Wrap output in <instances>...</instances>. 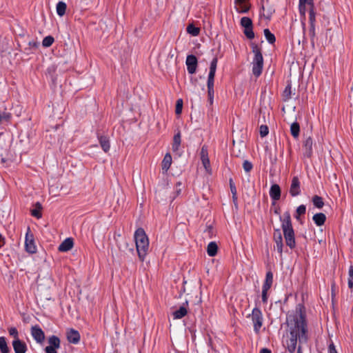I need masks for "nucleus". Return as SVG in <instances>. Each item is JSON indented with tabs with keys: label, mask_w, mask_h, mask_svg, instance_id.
I'll use <instances>...</instances> for the list:
<instances>
[{
	"label": "nucleus",
	"mask_w": 353,
	"mask_h": 353,
	"mask_svg": "<svg viewBox=\"0 0 353 353\" xmlns=\"http://www.w3.org/2000/svg\"><path fill=\"white\" fill-rule=\"evenodd\" d=\"M286 323L290 333L289 339L286 340L288 350L294 353L299 341L296 353H303L301 345L306 343L309 339L306 312L303 304H297L295 310L287 314Z\"/></svg>",
	"instance_id": "f257e3e1"
},
{
	"label": "nucleus",
	"mask_w": 353,
	"mask_h": 353,
	"mask_svg": "<svg viewBox=\"0 0 353 353\" xmlns=\"http://www.w3.org/2000/svg\"><path fill=\"white\" fill-rule=\"evenodd\" d=\"M134 236L138 256L141 261H143L148 254L149 239L144 230L141 228H138L135 231Z\"/></svg>",
	"instance_id": "f03ea898"
},
{
	"label": "nucleus",
	"mask_w": 353,
	"mask_h": 353,
	"mask_svg": "<svg viewBox=\"0 0 353 353\" xmlns=\"http://www.w3.org/2000/svg\"><path fill=\"white\" fill-rule=\"evenodd\" d=\"M252 51L254 53V58L252 61V73L258 77L263 71V57L261 52V49L254 43L251 44Z\"/></svg>",
	"instance_id": "7ed1b4c3"
},
{
	"label": "nucleus",
	"mask_w": 353,
	"mask_h": 353,
	"mask_svg": "<svg viewBox=\"0 0 353 353\" xmlns=\"http://www.w3.org/2000/svg\"><path fill=\"white\" fill-rule=\"evenodd\" d=\"M250 316L253 323L254 331L256 333H259L263 323L262 312L259 307H256L252 310Z\"/></svg>",
	"instance_id": "20e7f679"
},
{
	"label": "nucleus",
	"mask_w": 353,
	"mask_h": 353,
	"mask_svg": "<svg viewBox=\"0 0 353 353\" xmlns=\"http://www.w3.org/2000/svg\"><path fill=\"white\" fill-rule=\"evenodd\" d=\"M49 345L45 348L46 353H57V350L61 347V341L59 338L55 335H52L48 338Z\"/></svg>",
	"instance_id": "39448f33"
},
{
	"label": "nucleus",
	"mask_w": 353,
	"mask_h": 353,
	"mask_svg": "<svg viewBox=\"0 0 353 353\" xmlns=\"http://www.w3.org/2000/svg\"><path fill=\"white\" fill-rule=\"evenodd\" d=\"M185 63L187 65V70L189 74H194L196 70L198 61L196 56L193 54L188 55L186 57Z\"/></svg>",
	"instance_id": "423d86ee"
},
{
	"label": "nucleus",
	"mask_w": 353,
	"mask_h": 353,
	"mask_svg": "<svg viewBox=\"0 0 353 353\" xmlns=\"http://www.w3.org/2000/svg\"><path fill=\"white\" fill-rule=\"evenodd\" d=\"M31 335L38 343H42L45 340V334L42 329L37 325L31 327Z\"/></svg>",
	"instance_id": "0eeeda50"
},
{
	"label": "nucleus",
	"mask_w": 353,
	"mask_h": 353,
	"mask_svg": "<svg viewBox=\"0 0 353 353\" xmlns=\"http://www.w3.org/2000/svg\"><path fill=\"white\" fill-rule=\"evenodd\" d=\"M301 183L298 176H294L292 179L291 185L290 187V194L293 196H297L301 194Z\"/></svg>",
	"instance_id": "6e6552de"
},
{
	"label": "nucleus",
	"mask_w": 353,
	"mask_h": 353,
	"mask_svg": "<svg viewBox=\"0 0 353 353\" xmlns=\"http://www.w3.org/2000/svg\"><path fill=\"white\" fill-rule=\"evenodd\" d=\"M280 221L281 222L283 232L294 230L291 216L289 212H285L283 214V217L280 216Z\"/></svg>",
	"instance_id": "1a4fd4ad"
},
{
	"label": "nucleus",
	"mask_w": 353,
	"mask_h": 353,
	"mask_svg": "<svg viewBox=\"0 0 353 353\" xmlns=\"http://www.w3.org/2000/svg\"><path fill=\"white\" fill-rule=\"evenodd\" d=\"M200 155H201V160L202 164H203L205 170H206L207 172H210L211 170L210 163V159L208 157V148L205 145H203L201 148Z\"/></svg>",
	"instance_id": "9d476101"
},
{
	"label": "nucleus",
	"mask_w": 353,
	"mask_h": 353,
	"mask_svg": "<svg viewBox=\"0 0 353 353\" xmlns=\"http://www.w3.org/2000/svg\"><path fill=\"white\" fill-rule=\"evenodd\" d=\"M274 241L275 242V246L274 248H276L278 251V252L282 255L283 253V237L281 233V231L279 229H275L274 232Z\"/></svg>",
	"instance_id": "9b49d317"
},
{
	"label": "nucleus",
	"mask_w": 353,
	"mask_h": 353,
	"mask_svg": "<svg viewBox=\"0 0 353 353\" xmlns=\"http://www.w3.org/2000/svg\"><path fill=\"white\" fill-rule=\"evenodd\" d=\"M313 140L310 137L305 138L303 141V149L305 157L310 158L313 154L312 150Z\"/></svg>",
	"instance_id": "f8f14e48"
},
{
	"label": "nucleus",
	"mask_w": 353,
	"mask_h": 353,
	"mask_svg": "<svg viewBox=\"0 0 353 353\" xmlns=\"http://www.w3.org/2000/svg\"><path fill=\"white\" fill-rule=\"evenodd\" d=\"M25 247L26 251L30 254H34L37 252V247L34 244L33 235L29 234L28 232H27L26 235Z\"/></svg>",
	"instance_id": "ddd939ff"
},
{
	"label": "nucleus",
	"mask_w": 353,
	"mask_h": 353,
	"mask_svg": "<svg viewBox=\"0 0 353 353\" xmlns=\"http://www.w3.org/2000/svg\"><path fill=\"white\" fill-rule=\"evenodd\" d=\"M270 196L273 201L272 205L275 204V202L279 201L281 198V190L278 184H273L271 185L270 189Z\"/></svg>",
	"instance_id": "4468645a"
},
{
	"label": "nucleus",
	"mask_w": 353,
	"mask_h": 353,
	"mask_svg": "<svg viewBox=\"0 0 353 353\" xmlns=\"http://www.w3.org/2000/svg\"><path fill=\"white\" fill-rule=\"evenodd\" d=\"M283 232L284 239L286 245L290 248L294 249L296 247L295 234L294 230L285 231Z\"/></svg>",
	"instance_id": "2eb2a0df"
},
{
	"label": "nucleus",
	"mask_w": 353,
	"mask_h": 353,
	"mask_svg": "<svg viewBox=\"0 0 353 353\" xmlns=\"http://www.w3.org/2000/svg\"><path fill=\"white\" fill-rule=\"evenodd\" d=\"M12 345L15 353H26L28 350L26 343L21 341L20 339L17 340H13Z\"/></svg>",
	"instance_id": "dca6fc26"
},
{
	"label": "nucleus",
	"mask_w": 353,
	"mask_h": 353,
	"mask_svg": "<svg viewBox=\"0 0 353 353\" xmlns=\"http://www.w3.org/2000/svg\"><path fill=\"white\" fill-rule=\"evenodd\" d=\"M68 341L73 344H77L80 341V334L74 329H69L66 333Z\"/></svg>",
	"instance_id": "f3484780"
},
{
	"label": "nucleus",
	"mask_w": 353,
	"mask_h": 353,
	"mask_svg": "<svg viewBox=\"0 0 353 353\" xmlns=\"http://www.w3.org/2000/svg\"><path fill=\"white\" fill-rule=\"evenodd\" d=\"M249 0H234L236 10L239 13H246L249 11L250 5L248 3Z\"/></svg>",
	"instance_id": "a211bd4d"
},
{
	"label": "nucleus",
	"mask_w": 353,
	"mask_h": 353,
	"mask_svg": "<svg viewBox=\"0 0 353 353\" xmlns=\"http://www.w3.org/2000/svg\"><path fill=\"white\" fill-rule=\"evenodd\" d=\"M73 245V239L67 238L59 245L58 250L60 252H68L72 248Z\"/></svg>",
	"instance_id": "6ab92c4d"
},
{
	"label": "nucleus",
	"mask_w": 353,
	"mask_h": 353,
	"mask_svg": "<svg viewBox=\"0 0 353 353\" xmlns=\"http://www.w3.org/2000/svg\"><path fill=\"white\" fill-rule=\"evenodd\" d=\"M188 302L186 301L183 305H181L178 310H176L173 313L174 319H180L184 317L187 313L188 310L186 309V307L185 305H188Z\"/></svg>",
	"instance_id": "aec40b11"
},
{
	"label": "nucleus",
	"mask_w": 353,
	"mask_h": 353,
	"mask_svg": "<svg viewBox=\"0 0 353 353\" xmlns=\"http://www.w3.org/2000/svg\"><path fill=\"white\" fill-rule=\"evenodd\" d=\"M172 164V156L170 153H166L161 162L162 170L163 173H166L170 169Z\"/></svg>",
	"instance_id": "412c9836"
},
{
	"label": "nucleus",
	"mask_w": 353,
	"mask_h": 353,
	"mask_svg": "<svg viewBox=\"0 0 353 353\" xmlns=\"http://www.w3.org/2000/svg\"><path fill=\"white\" fill-rule=\"evenodd\" d=\"M98 139L103 150L105 152H108L110 148V140L108 137L105 136L98 135Z\"/></svg>",
	"instance_id": "4be33fe9"
},
{
	"label": "nucleus",
	"mask_w": 353,
	"mask_h": 353,
	"mask_svg": "<svg viewBox=\"0 0 353 353\" xmlns=\"http://www.w3.org/2000/svg\"><path fill=\"white\" fill-rule=\"evenodd\" d=\"M312 220L317 226H321L326 221V216L322 212L316 213L313 216Z\"/></svg>",
	"instance_id": "5701e85b"
},
{
	"label": "nucleus",
	"mask_w": 353,
	"mask_h": 353,
	"mask_svg": "<svg viewBox=\"0 0 353 353\" xmlns=\"http://www.w3.org/2000/svg\"><path fill=\"white\" fill-rule=\"evenodd\" d=\"M34 208L31 210V215L37 219H40L42 216L41 210L42 205L39 202H37L34 205Z\"/></svg>",
	"instance_id": "b1692460"
},
{
	"label": "nucleus",
	"mask_w": 353,
	"mask_h": 353,
	"mask_svg": "<svg viewBox=\"0 0 353 353\" xmlns=\"http://www.w3.org/2000/svg\"><path fill=\"white\" fill-rule=\"evenodd\" d=\"M273 283V274L271 271H268L266 272L265 281L263 284L262 288L265 289H270Z\"/></svg>",
	"instance_id": "393cba45"
},
{
	"label": "nucleus",
	"mask_w": 353,
	"mask_h": 353,
	"mask_svg": "<svg viewBox=\"0 0 353 353\" xmlns=\"http://www.w3.org/2000/svg\"><path fill=\"white\" fill-rule=\"evenodd\" d=\"M218 245L216 242H210L207 247V253L210 256H214L217 254Z\"/></svg>",
	"instance_id": "a878e982"
},
{
	"label": "nucleus",
	"mask_w": 353,
	"mask_h": 353,
	"mask_svg": "<svg viewBox=\"0 0 353 353\" xmlns=\"http://www.w3.org/2000/svg\"><path fill=\"white\" fill-rule=\"evenodd\" d=\"M261 10H260V15H263L265 19L270 20L272 15L274 12V9L272 7L269 8L267 10V14H265L264 13L265 7L263 5V1H261Z\"/></svg>",
	"instance_id": "bb28decb"
},
{
	"label": "nucleus",
	"mask_w": 353,
	"mask_h": 353,
	"mask_svg": "<svg viewBox=\"0 0 353 353\" xmlns=\"http://www.w3.org/2000/svg\"><path fill=\"white\" fill-rule=\"evenodd\" d=\"M290 132H291L292 136L294 139H296L299 137V133H300V125H299V123L294 122L291 124Z\"/></svg>",
	"instance_id": "cd10ccee"
},
{
	"label": "nucleus",
	"mask_w": 353,
	"mask_h": 353,
	"mask_svg": "<svg viewBox=\"0 0 353 353\" xmlns=\"http://www.w3.org/2000/svg\"><path fill=\"white\" fill-rule=\"evenodd\" d=\"M67 8L66 3L63 1H59L57 4L56 10L59 16L62 17L65 14Z\"/></svg>",
	"instance_id": "c85d7f7f"
},
{
	"label": "nucleus",
	"mask_w": 353,
	"mask_h": 353,
	"mask_svg": "<svg viewBox=\"0 0 353 353\" xmlns=\"http://www.w3.org/2000/svg\"><path fill=\"white\" fill-rule=\"evenodd\" d=\"M181 132H178L174 134L173 138L172 150L173 151H177L181 145Z\"/></svg>",
	"instance_id": "c756f323"
},
{
	"label": "nucleus",
	"mask_w": 353,
	"mask_h": 353,
	"mask_svg": "<svg viewBox=\"0 0 353 353\" xmlns=\"http://www.w3.org/2000/svg\"><path fill=\"white\" fill-rule=\"evenodd\" d=\"M6 339L4 336H0V353H10Z\"/></svg>",
	"instance_id": "7c9ffc66"
},
{
	"label": "nucleus",
	"mask_w": 353,
	"mask_h": 353,
	"mask_svg": "<svg viewBox=\"0 0 353 353\" xmlns=\"http://www.w3.org/2000/svg\"><path fill=\"white\" fill-rule=\"evenodd\" d=\"M264 36L267 40V41L270 44H274L276 41V37L274 34H272L270 30L268 28L263 30Z\"/></svg>",
	"instance_id": "2f4dec72"
},
{
	"label": "nucleus",
	"mask_w": 353,
	"mask_h": 353,
	"mask_svg": "<svg viewBox=\"0 0 353 353\" xmlns=\"http://www.w3.org/2000/svg\"><path fill=\"white\" fill-rule=\"evenodd\" d=\"M313 205L318 209H321L324 205V202L321 196L314 195L312 199Z\"/></svg>",
	"instance_id": "473e14b6"
},
{
	"label": "nucleus",
	"mask_w": 353,
	"mask_h": 353,
	"mask_svg": "<svg viewBox=\"0 0 353 353\" xmlns=\"http://www.w3.org/2000/svg\"><path fill=\"white\" fill-rule=\"evenodd\" d=\"M187 32L192 36L196 37L199 35L200 32V29L196 27L194 24H189L187 27Z\"/></svg>",
	"instance_id": "72a5a7b5"
},
{
	"label": "nucleus",
	"mask_w": 353,
	"mask_h": 353,
	"mask_svg": "<svg viewBox=\"0 0 353 353\" xmlns=\"http://www.w3.org/2000/svg\"><path fill=\"white\" fill-rule=\"evenodd\" d=\"M306 212V207L305 205H300L296 210V213L294 214V218L297 220H300V216L301 215H304Z\"/></svg>",
	"instance_id": "f704fd0d"
},
{
	"label": "nucleus",
	"mask_w": 353,
	"mask_h": 353,
	"mask_svg": "<svg viewBox=\"0 0 353 353\" xmlns=\"http://www.w3.org/2000/svg\"><path fill=\"white\" fill-rule=\"evenodd\" d=\"M241 26L243 28H252L253 26L252 21L248 17H243L241 19Z\"/></svg>",
	"instance_id": "c9c22d12"
},
{
	"label": "nucleus",
	"mask_w": 353,
	"mask_h": 353,
	"mask_svg": "<svg viewBox=\"0 0 353 353\" xmlns=\"http://www.w3.org/2000/svg\"><path fill=\"white\" fill-rule=\"evenodd\" d=\"M291 94H292V86L291 84L289 83L286 85L285 88V90L283 91V97L284 99V101H288L291 98Z\"/></svg>",
	"instance_id": "e433bc0d"
},
{
	"label": "nucleus",
	"mask_w": 353,
	"mask_h": 353,
	"mask_svg": "<svg viewBox=\"0 0 353 353\" xmlns=\"http://www.w3.org/2000/svg\"><path fill=\"white\" fill-rule=\"evenodd\" d=\"M54 41V39L53 37L47 36V37H44V39H43L42 46L46 48L50 47L52 45Z\"/></svg>",
	"instance_id": "4c0bfd02"
},
{
	"label": "nucleus",
	"mask_w": 353,
	"mask_h": 353,
	"mask_svg": "<svg viewBox=\"0 0 353 353\" xmlns=\"http://www.w3.org/2000/svg\"><path fill=\"white\" fill-rule=\"evenodd\" d=\"M309 21L310 24H315L316 22V13L314 11V6L310 7L309 11Z\"/></svg>",
	"instance_id": "58836bf2"
},
{
	"label": "nucleus",
	"mask_w": 353,
	"mask_h": 353,
	"mask_svg": "<svg viewBox=\"0 0 353 353\" xmlns=\"http://www.w3.org/2000/svg\"><path fill=\"white\" fill-rule=\"evenodd\" d=\"M243 33L249 39H252L254 38L253 26L252 28H244Z\"/></svg>",
	"instance_id": "ea45409f"
},
{
	"label": "nucleus",
	"mask_w": 353,
	"mask_h": 353,
	"mask_svg": "<svg viewBox=\"0 0 353 353\" xmlns=\"http://www.w3.org/2000/svg\"><path fill=\"white\" fill-rule=\"evenodd\" d=\"M11 118V114L7 112H0V125L3 121H8Z\"/></svg>",
	"instance_id": "a19ab883"
},
{
	"label": "nucleus",
	"mask_w": 353,
	"mask_h": 353,
	"mask_svg": "<svg viewBox=\"0 0 353 353\" xmlns=\"http://www.w3.org/2000/svg\"><path fill=\"white\" fill-rule=\"evenodd\" d=\"M259 133L261 137H266L269 133V128L266 125H261L259 128Z\"/></svg>",
	"instance_id": "79ce46f5"
},
{
	"label": "nucleus",
	"mask_w": 353,
	"mask_h": 353,
	"mask_svg": "<svg viewBox=\"0 0 353 353\" xmlns=\"http://www.w3.org/2000/svg\"><path fill=\"white\" fill-rule=\"evenodd\" d=\"M183 108V100L181 99H179L176 103V109L175 112L176 114H180L182 112Z\"/></svg>",
	"instance_id": "37998d69"
},
{
	"label": "nucleus",
	"mask_w": 353,
	"mask_h": 353,
	"mask_svg": "<svg viewBox=\"0 0 353 353\" xmlns=\"http://www.w3.org/2000/svg\"><path fill=\"white\" fill-rule=\"evenodd\" d=\"M243 168L246 172H249L252 170L253 165L250 161L245 160L243 163Z\"/></svg>",
	"instance_id": "c03bdc74"
},
{
	"label": "nucleus",
	"mask_w": 353,
	"mask_h": 353,
	"mask_svg": "<svg viewBox=\"0 0 353 353\" xmlns=\"http://www.w3.org/2000/svg\"><path fill=\"white\" fill-rule=\"evenodd\" d=\"M336 295V285L334 281H332L331 283V296L332 301H334Z\"/></svg>",
	"instance_id": "a18cd8bd"
},
{
	"label": "nucleus",
	"mask_w": 353,
	"mask_h": 353,
	"mask_svg": "<svg viewBox=\"0 0 353 353\" xmlns=\"http://www.w3.org/2000/svg\"><path fill=\"white\" fill-rule=\"evenodd\" d=\"M8 332H9L10 335L14 337V340L19 339L18 330H17L16 327H10L8 330Z\"/></svg>",
	"instance_id": "49530a36"
},
{
	"label": "nucleus",
	"mask_w": 353,
	"mask_h": 353,
	"mask_svg": "<svg viewBox=\"0 0 353 353\" xmlns=\"http://www.w3.org/2000/svg\"><path fill=\"white\" fill-rule=\"evenodd\" d=\"M183 187V183L181 181H179L176 183L175 188H174L176 196H179L181 194Z\"/></svg>",
	"instance_id": "de8ad7c7"
},
{
	"label": "nucleus",
	"mask_w": 353,
	"mask_h": 353,
	"mask_svg": "<svg viewBox=\"0 0 353 353\" xmlns=\"http://www.w3.org/2000/svg\"><path fill=\"white\" fill-rule=\"evenodd\" d=\"M229 184L232 194H237L236 185L232 178H230L229 180Z\"/></svg>",
	"instance_id": "09e8293b"
},
{
	"label": "nucleus",
	"mask_w": 353,
	"mask_h": 353,
	"mask_svg": "<svg viewBox=\"0 0 353 353\" xmlns=\"http://www.w3.org/2000/svg\"><path fill=\"white\" fill-rule=\"evenodd\" d=\"M268 290H269V289H265V288H262L261 298H262V301L263 303H267V302H268Z\"/></svg>",
	"instance_id": "8fccbe9b"
},
{
	"label": "nucleus",
	"mask_w": 353,
	"mask_h": 353,
	"mask_svg": "<svg viewBox=\"0 0 353 353\" xmlns=\"http://www.w3.org/2000/svg\"><path fill=\"white\" fill-rule=\"evenodd\" d=\"M217 62H218V59L216 57H214L211 63H210V70H216V66H217Z\"/></svg>",
	"instance_id": "3c124183"
},
{
	"label": "nucleus",
	"mask_w": 353,
	"mask_h": 353,
	"mask_svg": "<svg viewBox=\"0 0 353 353\" xmlns=\"http://www.w3.org/2000/svg\"><path fill=\"white\" fill-rule=\"evenodd\" d=\"M214 79L208 78V82H207L208 90H214Z\"/></svg>",
	"instance_id": "603ef678"
},
{
	"label": "nucleus",
	"mask_w": 353,
	"mask_h": 353,
	"mask_svg": "<svg viewBox=\"0 0 353 353\" xmlns=\"http://www.w3.org/2000/svg\"><path fill=\"white\" fill-rule=\"evenodd\" d=\"M309 33L312 38L314 37V36H315V24H310Z\"/></svg>",
	"instance_id": "864d4df0"
},
{
	"label": "nucleus",
	"mask_w": 353,
	"mask_h": 353,
	"mask_svg": "<svg viewBox=\"0 0 353 353\" xmlns=\"http://www.w3.org/2000/svg\"><path fill=\"white\" fill-rule=\"evenodd\" d=\"M299 12L301 15H305L306 12L305 4H299Z\"/></svg>",
	"instance_id": "5fc2aeb1"
},
{
	"label": "nucleus",
	"mask_w": 353,
	"mask_h": 353,
	"mask_svg": "<svg viewBox=\"0 0 353 353\" xmlns=\"http://www.w3.org/2000/svg\"><path fill=\"white\" fill-rule=\"evenodd\" d=\"M299 3L301 4H308L310 7H314V1L313 0H299Z\"/></svg>",
	"instance_id": "6e6d98bb"
},
{
	"label": "nucleus",
	"mask_w": 353,
	"mask_h": 353,
	"mask_svg": "<svg viewBox=\"0 0 353 353\" xmlns=\"http://www.w3.org/2000/svg\"><path fill=\"white\" fill-rule=\"evenodd\" d=\"M208 97H209L210 102L212 103L214 90H208Z\"/></svg>",
	"instance_id": "4d7b16f0"
},
{
	"label": "nucleus",
	"mask_w": 353,
	"mask_h": 353,
	"mask_svg": "<svg viewBox=\"0 0 353 353\" xmlns=\"http://www.w3.org/2000/svg\"><path fill=\"white\" fill-rule=\"evenodd\" d=\"M348 279L353 280V265H350L348 271Z\"/></svg>",
	"instance_id": "13d9d810"
},
{
	"label": "nucleus",
	"mask_w": 353,
	"mask_h": 353,
	"mask_svg": "<svg viewBox=\"0 0 353 353\" xmlns=\"http://www.w3.org/2000/svg\"><path fill=\"white\" fill-rule=\"evenodd\" d=\"M329 353H337L336 350L333 344L329 345Z\"/></svg>",
	"instance_id": "bf43d9fd"
},
{
	"label": "nucleus",
	"mask_w": 353,
	"mask_h": 353,
	"mask_svg": "<svg viewBox=\"0 0 353 353\" xmlns=\"http://www.w3.org/2000/svg\"><path fill=\"white\" fill-rule=\"evenodd\" d=\"M215 73H216V71H215V70H210V72H209V74H208V78H209V79H214Z\"/></svg>",
	"instance_id": "052dcab7"
},
{
	"label": "nucleus",
	"mask_w": 353,
	"mask_h": 353,
	"mask_svg": "<svg viewBox=\"0 0 353 353\" xmlns=\"http://www.w3.org/2000/svg\"><path fill=\"white\" fill-rule=\"evenodd\" d=\"M28 44L30 46L33 48H37L39 46L38 43L34 41H29Z\"/></svg>",
	"instance_id": "680f3d73"
},
{
	"label": "nucleus",
	"mask_w": 353,
	"mask_h": 353,
	"mask_svg": "<svg viewBox=\"0 0 353 353\" xmlns=\"http://www.w3.org/2000/svg\"><path fill=\"white\" fill-rule=\"evenodd\" d=\"M237 194H232V201L236 206L237 205Z\"/></svg>",
	"instance_id": "e2e57ef3"
},
{
	"label": "nucleus",
	"mask_w": 353,
	"mask_h": 353,
	"mask_svg": "<svg viewBox=\"0 0 353 353\" xmlns=\"http://www.w3.org/2000/svg\"><path fill=\"white\" fill-rule=\"evenodd\" d=\"M260 353H272L271 350L268 348H262Z\"/></svg>",
	"instance_id": "0e129e2a"
},
{
	"label": "nucleus",
	"mask_w": 353,
	"mask_h": 353,
	"mask_svg": "<svg viewBox=\"0 0 353 353\" xmlns=\"http://www.w3.org/2000/svg\"><path fill=\"white\" fill-rule=\"evenodd\" d=\"M4 245V238L0 234V248H1Z\"/></svg>",
	"instance_id": "69168bd1"
},
{
	"label": "nucleus",
	"mask_w": 353,
	"mask_h": 353,
	"mask_svg": "<svg viewBox=\"0 0 353 353\" xmlns=\"http://www.w3.org/2000/svg\"><path fill=\"white\" fill-rule=\"evenodd\" d=\"M348 287L350 289L353 288V280L348 279Z\"/></svg>",
	"instance_id": "338daca9"
},
{
	"label": "nucleus",
	"mask_w": 353,
	"mask_h": 353,
	"mask_svg": "<svg viewBox=\"0 0 353 353\" xmlns=\"http://www.w3.org/2000/svg\"><path fill=\"white\" fill-rule=\"evenodd\" d=\"M279 210H280L279 208L275 209L274 210V213L276 214H279Z\"/></svg>",
	"instance_id": "774afa93"
}]
</instances>
